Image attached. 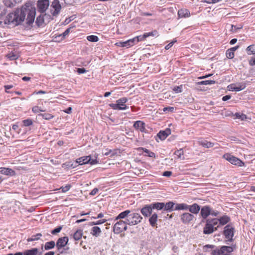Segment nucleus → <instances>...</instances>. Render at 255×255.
Returning <instances> with one entry per match:
<instances>
[{"label":"nucleus","mask_w":255,"mask_h":255,"mask_svg":"<svg viewBox=\"0 0 255 255\" xmlns=\"http://www.w3.org/2000/svg\"><path fill=\"white\" fill-rule=\"evenodd\" d=\"M51 7L54 9V11L52 12V14L53 16L58 15L61 9V6L60 4L59 1L58 0H54L52 2Z\"/></svg>","instance_id":"obj_17"},{"label":"nucleus","mask_w":255,"mask_h":255,"mask_svg":"<svg viewBox=\"0 0 255 255\" xmlns=\"http://www.w3.org/2000/svg\"><path fill=\"white\" fill-rule=\"evenodd\" d=\"M109 220V219H107V217L102 219H99L97 220V225L102 224Z\"/></svg>","instance_id":"obj_53"},{"label":"nucleus","mask_w":255,"mask_h":255,"mask_svg":"<svg viewBox=\"0 0 255 255\" xmlns=\"http://www.w3.org/2000/svg\"><path fill=\"white\" fill-rule=\"evenodd\" d=\"M62 228H63L62 226H58V227H56V228H55L54 229H53V230H52L51 232V233L53 235H56L61 231Z\"/></svg>","instance_id":"obj_51"},{"label":"nucleus","mask_w":255,"mask_h":255,"mask_svg":"<svg viewBox=\"0 0 255 255\" xmlns=\"http://www.w3.org/2000/svg\"><path fill=\"white\" fill-rule=\"evenodd\" d=\"M0 173L10 176L15 175V171L11 168L6 167H0Z\"/></svg>","instance_id":"obj_22"},{"label":"nucleus","mask_w":255,"mask_h":255,"mask_svg":"<svg viewBox=\"0 0 255 255\" xmlns=\"http://www.w3.org/2000/svg\"><path fill=\"white\" fill-rule=\"evenodd\" d=\"M55 245V242L53 241L48 242L45 243L44 249L45 250H49L54 248Z\"/></svg>","instance_id":"obj_33"},{"label":"nucleus","mask_w":255,"mask_h":255,"mask_svg":"<svg viewBox=\"0 0 255 255\" xmlns=\"http://www.w3.org/2000/svg\"><path fill=\"white\" fill-rule=\"evenodd\" d=\"M135 40L130 39L126 41H119L116 43V45L120 47H128L135 45Z\"/></svg>","instance_id":"obj_19"},{"label":"nucleus","mask_w":255,"mask_h":255,"mask_svg":"<svg viewBox=\"0 0 255 255\" xmlns=\"http://www.w3.org/2000/svg\"><path fill=\"white\" fill-rule=\"evenodd\" d=\"M133 127L136 130H139L142 132H147L145 129V124L143 121H137L135 122Z\"/></svg>","instance_id":"obj_16"},{"label":"nucleus","mask_w":255,"mask_h":255,"mask_svg":"<svg viewBox=\"0 0 255 255\" xmlns=\"http://www.w3.org/2000/svg\"><path fill=\"white\" fill-rule=\"evenodd\" d=\"M172 172L170 171H165L163 172L162 175L166 177H170L171 176Z\"/></svg>","instance_id":"obj_63"},{"label":"nucleus","mask_w":255,"mask_h":255,"mask_svg":"<svg viewBox=\"0 0 255 255\" xmlns=\"http://www.w3.org/2000/svg\"><path fill=\"white\" fill-rule=\"evenodd\" d=\"M42 236V234L40 233H38L35 235L32 236L30 238H28L27 239V242L35 241L38 240Z\"/></svg>","instance_id":"obj_35"},{"label":"nucleus","mask_w":255,"mask_h":255,"mask_svg":"<svg viewBox=\"0 0 255 255\" xmlns=\"http://www.w3.org/2000/svg\"><path fill=\"white\" fill-rule=\"evenodd\" d=\"M71 27H69L66 29L64 32H63L61 34H60V36L59 37H61L62 39H65L66 36H67L71 30Z\"/></svg>","instance_id":"obj_47"},{"label":"nucleus","mask_w":255,"mask_h":255,"mask_svg":"<svg viewBox=\"0 0 255 255\" xmlns=\"http://www.w3.org/2000/svg\"><path fill=\"white\" fill-rule=\"evenodd\" d=\"M200 209L201 206L197 203H193L191 205H189L188 211L193 215L198 214Z\"/></svg>","instance_id":"obj_21"},{"label":"nucleus","mask_w":255,"mask_h":255,"mask_svg":"<svg viewBox=\"0 0 255 255\" xmlns=\"http://www.w3.org/2000/svg\"><path fill=\"white\" fill-rule=\"evenodd\" d=\"M49 5L48 0H40L37 2L38 10L41 13H44Z\"/></svg>","instance_id":"obj_14"},{"label":"nucleus","mask_w":255,"mask_h":255,"mask_svg":"<svg viewBox=\"0 0 255 255\" xmlns=\"http://www.w3.org/2000/svg\"><path fill=\"white\" fill-rule=\"evenodd\" d=\"M246 51L248 55H252L255 54V44H252L249 46L247 49Z\"/></svg>","instance_id":"obj_34"},{"label":"nucleus","mask_w":255,"mask_h":255,"mask_svg":"<svg viewBox=\"0 0 255 255\" xmlns=\"http://www.w3.org/2000/svg\"><path fill=\"white\" fill-rule=\"evenodd\" d=\"M117 152L115 150L106 149L105 151L102 152L103 155H110V157H113L116 154Z\"/></svg>","instance_id":"obj_38"},{"label":"nucleus","mask_w":255,"mask_h":255,"mask_svg":"<svg viewBox=\"0 0 255 255\" xmlns=\"http://www.w3.org/2000/svg\"><path fill=\"white\" fill-rule=\"evenodd\" d=\"M38 116L46 120H50L54 118V116L49 113L39 114Z\"/></svg>","instance_id":"obj_36"},{"label":"nucleus","mask_w":255,"mask_h":255,"mask_svg":"<svg viewBox=\"0 0 255 255\" xmlns=\"http://www.w3.org/2000/svg\"><path fill=\"white\" fill-rule=\"evenodd\" d=\"M150 216V217L149 218V223L150 225L152 227H156L157 226V221L158 219L157 214L156 213H154Z\"/></svg>","instance_id":"obj_24"},{"label":"nucleus","mask_w":255,"mask_h":255,"mask_svg":"<svg viewBox=\"0 0 255 255\" xmlns=\"http://www.w3.org/2000/svg\"><path fill=\"white\" fill-rule=\"evenodd\" d=\"M220 212L218 211L214 210L212 208H211V213L210 215H212L213 216L217 217L219 214Z\"/></svg>","instance_id":"obj_60"},{"label":"nucleus","mask_w":255,"mask_h":255,"mask_svg":"<svg viewBox=\"0 0 255 255\" xmlns=\"http://www.w3.org/2000/svg\"><path fill=\"white\" fill-rule=\"evenodd\" d=\"M38 250L37 248H32L30 250H26L23 252L24 255H37Z\"/></svg>","instance_id":"obj_30"},{"label":"nucleus","mask_w":255,"mask_h":255,"mask_svg":"<svg viewBox=\"0 0 255 255\" xmlns=\"http://www.w3.org/2000/svg\"><path fill=\"white\" fill-rule=\"evenodd\" d=\"M77 163L79 165H83L90 163L91 165L96 164V159H92L90 155L87 156H83L77 158L76 160Z\"/></svg>","instance_id":"obj_10"},{"label":"nucleus","mask_w":255,"mask_h":255,"mask_svg":"<svg viewBox=\"0 0 255 255\" xmlns=\"http://www.w3.org/2000/svg\"><path fill=\"white\" fill-rule=\"evenodd\" d=\"M235 233V228L232 223L227 225L224 228L222 234L224 236L225 238L227 239L225 241V243L229 245L230 243H232L234 241L233 237Z\"/></svg>","instance_id":"obj_4"},{"label":"nucleus","mask_w":255,"mask_h":255,"mask_svg":"<svg viewBox=\"0 0 255 255\" xmlns=\"http://www.w3.org/2000/svg\"><path fill=\"white\" fill-rule=\"evenodd\" d=\"M246 87V83L241 82L231 84L228 86L227 89L229 91L238 92L244 90Z\"/></svg>","instance_id":"obj_8"},{"label":"nucleus","mask_w":255,"mask_h":255,"mask_svg":"<svg viewBox=\"0 0 255 255\" xmlns=\"http://www.w3.org/2000/svg\"><path fill=\"white\" fill-rule=\"evenodd\" d=\"M137 150L138 151H140L142 150L143 152H144L146 153L145 156H148L150 157H153V158L156 157V155L154 152L150 151L149 150H148L145 148L142 147H138L137 148Z\"/></svg>","instance_id":"obj_26"},{"label":"nucleus","mask_w":255,"mask_h":255,"mask_svg":"<svg viewBox=\"0 0 255 255\" xmlns=\"http://www.w3.org/2000/svg\"><path fill=\"white\" fill-rule=\"evenodd\" d=\"M204 222H205L206 224L203 231L204 234L210 235L217 230L219 226L216 227H213L208 219L204 220Z\"/></svg>","instance_id":"obj_9"},{"label":"nucleus","mask_w":255,"mask_h":255,"mask_svg":"<svg viewBox=\"0 0 255 255\" xmlns=\"http://www.w3.org/2000/svg\"><path fill=\"white\" fill-rule=\"evenodd\" d=\"M198 144L206 148L212 147L214 145V143L210 142L203 138L200 137L198 139Z\"/></svg>","instance_id":"obj_20"},{"label":"nucleus","mask_w":255,"mask_h":255,"mask_svg":"<svg viewBox=\"0 0 255 255\" xmlns=\"http://www.w3.org/2000/svg\"><path fill=\"white\" fill-rule=\"evenodd\" d=\"M68 241L69 239L67 237H61L58 239L55 245L57 250L60 254H63L64 253L61 249L67 244Z\"/></svg>","instance_id":"obj_11"},{"label":"nucleus","mask_w":255,"mask_h":255,"mask_svg":"<svg viewBox=\"0 0 255 255\" xmlns=\"http://www.w3.org/2000/svg\"><path fill=\"white\" fill-rule=\"evenodd\" d=\"M214 249L211 253L212 255H231L230 254L234 252L237 248L236 244H232L231 246H222L220 248L216 247L215 245H206L204 246L203 249Z\"/></svg>","instance_id":"obj_3"},{"label":"nucleus","mask_w":255,"mask_h":255,"mask_svg":"<svg viewBox=\"0 0 255 255\" xmlns=\"http://www.w3.org/2000/svg\"><path fill=\"white\" fill-rule=\"evenodd\" d=\"M104 201L103 200H100L97 202V206L99 208V210H103L104 211V209L105 208L103 203Z\"/></svg>","instance_id":"obj_49"},{"label":"nucleus","mask_w":255,"mask_h":255,"mask_svg":"<svg viewBox=\"0 0 255 255\" xmlns=\"http://www.w3.org/2000/svg\"><path fill=\"white\" fill-rule=\"evenodd\" d=\"M144 33L143 35H139L135 36V37L133 38L134 40H135V44H137L139 41H143L147 37L146 36H144Z\"/></svg>","instance_id":"obj_40"},{"label":"nucleus","mask_w":255,"mask_h":255,"mask_svg":"<svg viewBox=\"0 0 255 255\" xmlns=\"http://www.w3.org/2000/svg\"><path fill=\"white\" fill-rule=\"evenodd\" d=\"M140 211L144 217H148L152 214V209L150 204H147L141 208Z\"/></svg>","instance_id":"obj_15"},{"label":"nucleus","mask_w":255,"mask_h":255,"mask_svg":"<svg viewBox=\"0 0 255 255\" xmlns=\"http://www.w3.org/2000/svg\"><path fill=\"white\" fill-rule=\"evenodd\" d=\"M178 16L180 18L188 17L190 16V11L187 9H180L178 11Z\"/></svg>","instance_id":"obj_28"},{"label":"nucleus","mask_w":255,"mask_h":255,"mask_svg":"<svg viewBox=\"0 0 255 255\" xmlns=\"http://www.w3.org/2000/svg\"><path fill=\"white\" fill-rule=\"evenodd\" d=\"M184 154V151L182 148L177 150L174 152V154L178 156V158H181V156Z\"/></svg>","instance_id":"obj_50"},{"label":"nucleus","mask_w":255,"mask_h":255,"mask_svg":"<svg viewBox=\"0 0 255 255\" xmlns=\"http://www.w3.org/2000/svg\"><path fill=\"white\" fill-rule=\"evenodd\" d=\"M219 225L221 226H224L229 222H230L231 220V218L230 217L227 215H224L220 218H218Z\"/></svg>","instance_id":"obj_27"},{"label":"nucleus","mask_w":255,"mask_h":255,"mask_svg":"<svg viewBox=\"0 0 255 255\" xmlns=\"http://www.w3.org/2000/svg\"><path fill=\"white\" fill-rule=\"evenodd\" d=\"M150 204L152 210L154 209L161 210L163 209L165 207L164 203L163 202H153Z\"/></svg>","instance_id":"obj_25"},{"label":"nucleus","mask_w":255,"mask_h":255,"mask_svg":"<svg viewBox=\"0 0 255 255\" xmlns=\"http://www.w3.org/2000/svg\"><path fill=\"white\" fill-rule=\"evenodd\" d=\"M211 213V207L209 205L204 206L201 207L200 215L202 218V222H204V220L207 219L208 216Z\"/></svg>","instance_id":"obj_12"},{"label":"nucleus","mask_w":255,"mask_h":255,"mask_svg":"<svg viewBox=\"0 0 255 255\" xmlns=\"http://www.w3.org/2000/svg\"><path fill=\"white\" fill-rule=\"evenodd\" d=\"M13 87L12 85H6L4 86V88L5 89V92L7 93H11L12 92L8 91V90L11 89Z\"/></svg>","instance_id":"obj_58"},{"label":"nucleus","mask_w":255,"mask_h":255,"mask_svg":"<svg viewBox=\"0 0 255 255\" xmlns=\"http://www.w3.org/2000/svg\"><path fill=\"white\" fill-rule=\"evenodd\" d=\"M173 90L176 93H181L183 91V85L175 86Z\"/></svg>","instance_id":"obj_46"},{"label":"nucleus","mask_w":255,"mask_h":255,"mask_svg":"<svg viewBox=\"0 0 255 255\" xmlns=\"http://www.w3.org/2000/svg\"><path fill=\"white\" fill-rule=\"evenodd\" d=\"M22 124L24 127H29L33 124V121L30 119H25L22 121Z\"/></svg>","instance_id":"obj_43"},{"label":"nucleus","mask_w":255,"mask_h":255,"mask_svg":"<svg viewBox=\"0 0 255 255\" xmlns=\"http://www.w3.org/2000/svg\"><path fill=\"white\" fill-rule=\"evenodd\" d=\"M189 205L186 203L176 204L175 210H188Z\"/></svg>","instance_id":"obj_29"},{"label":"nucleus","mask_w":255,"mask_h":255,"mask_svg":"<svg viewBox=\"0 0 255 255\" xmlns=\"http://www.w3.org/2000/svg\"><path fill=\"white\" fill-rule=\"evenodd\" d=\"M226 57L229 59H233L234 57L235 54L230 50L228 49L226 52Z\"/></svg>","instance_id":"obj_48"},{"label":"nucleus","mask_w":255,"mask_h":255,"mask_svg":"<svg viewBox=\"0 0 255 255\" xmlns=\"http://www.w3.org/2000/svg\"><path fill=\"white\" fill-rule=\"evenodd\" d=\"M174 107H164L163 109V111L164 112H173V111H174Z\"/></svg>","instance_id":"obj_59"},{"label":"nucleus","mask_w":255,"mask_h":255,"mask_svg":"<svg viewBox=\"0 0 255 255\" xmlns=\"http://www.w3.org/2000/svg\"><path fill=\"white\" fill-rule=\"evenodd\" d=\"M32 111L34 113H38L40 112H44V110H42L41 108L38 106H34L32 108Z\"/></svg>","instance_id":"obj_52"},{"label":"nucleus","mask_w":255,"mask_h":255,"mask_svg":"<svg viewBox=\"0 0 255 255\" xmlns=\"http://www.w3.org/2000/svg\"><path fill=\"white\" fill-rule=\"evenodd\" d=\"M165 207H164V211L167 212H171L175 210L176 204L172 201H169L166 203H164Z\"/></svg>","instance_id":"obj_23"},{"label":"nucleus","mask_w":255,"mask_h":255,"mask_svg":"<svg viewBox=\"0 0 255 255\" xmlns=\"http://www.w3.org/2000/svg\"><path fill=\"white\" fill-rule=\"evenodd\" d=\"M108 217V214L105 213L101 212L97 215V220L99 219L104 218Z\"/></svg>","instance_id":"obj_54"},{"label":"nucleus","mask_w":255,"mask_h":255,"mask_svg":"<svg viewBox=\"0 0 255 255\" xmlns=\"http://www.w3.org/2000/svg\"><path fill=\"white\" fill-rule=\"evenodd\" d=\"M194 215L185 212L180 215V220L184 224H188L195 219Z\"/></svg>","instance_id":"obj_13"},{"label":"nucleus","mask_w":255,"mask_h":255,"mask_svg":"<svg viewBox=\"0 0 255 255\" xmlns=\"http://www.w3.org/2000/svg\"><path fill=\"white\" fill-rule=\"evenodd\" d=\"M82 236V231L78 230L73 235V238L75 240L78 241L80 240Z\"/></svg>","instance_id":"obj_37"},{"label":"nucleus","mask_w":255,"mask_h":255,"mask_svg":"<svg viewBox=\"0 0 255 255\" xmlns=\"http://www.w3.org/2000/svg\"><path fill=\"white\" fill-rule=\"evenodd\" d=\"M223 157L233 165L240 167L245 165V163L242 160L230 153L225 154Z\"/></svg>","instance_id":"obj_7"},{"label":"nucleus","mask_w":255,"mask_h":255,"mask_svg":"<svg viewBox=\"0 0 255 255\" xmlns=\"http://www.w3.org/2000/svg\"><path fill=\"white\" fill-rule=\"evenodd\" d=\"M4 5L8 7H12L15 5V4L11 0H2Z\"/></svg>","instance_id":"obj_44"},{"label":"nucleus","mask_w":255,"mask_h":255,"mask_svg":"<svg viewBox=\"0 0 255 255\" xmlns=\"http://www.w3.org/2000/svg\"><path fill=\"white\" fill-rule=\"evenodd\" d=\"M77 72L78 73V74H83L86 72V70L84 68H78L76 69Z\"/></svg>","instance_id":"obj_61"},{"label":"nucleus","mask_w":255,"mask_h":255,"mask_svg":"<svg viewBox=\"0 0 255 255\" xmlns=\"http://www.w3.org/2000/svg\"><path fill=\"white\" fill-rule=\"evenodd\" d=\"M211 1H210L209 0H202V2H203V3H217V2H219L221 1H222V0H211Z\"/></svg>","instance_id":"obj_56"},{"label":"nucleus","mask_w":255,"mask_h":255,"mask_svg":"<svg viewBox=\"0 0 255 255\" xmlns=\"http://www.w3.org/2000/svg\"><path fill=\"white\" fill-rule=\"evenodd\" d=\"M70 188H71V185L68 184V185H66L65 186L61 187V191L62 192H66L68 191V190H69Z\"/></svg>","instance_id":"obj_57"},{"label":"nucleus","mask_w":255,"mask_h":255,"mask_svg":"<svg viewBox=\"0 0 255 255\" xmlns=\"http://www.w3.org/2000/svg\"><path fill=\"white\" fill-rule=\"evenodd\" d=\"M177 40L176 39H173L171 42H170L169 44H168L167 45H166L165 47V49L166 50H168L176 42Z\"/></svg>","instance_id":"obj_55"},{"label":"nucleus","mask_w":255,"mask_h":255,"mask_svg":"<svg viewBox=\"0 0 255 255\" xmlns=\"http://www.w3.org/2000/svg\"><path fill=\"white\" fill-rule=\"evenodd\" d=\"M127 225L128 224L126 223V220L125 221H123L122 219L117 220L113 227L114 234H119L123 232L127 231L128 230Z\"/></svg>","instance_id":"obj_5"},{"label":"nucleus","mask_w":255,"mask_h":255,"mask_svg":"<svg viewBox=\"0 0 255 255\" xmlns=\"http://www.w3.org/2000/svg\"><path fill=\"white\" fill-rule=\"evenodd\" d=\"M128 99L126 97H122L116 101V103H111L109 106L115 110H125L128 108V107L126 105L128 102Z\"/></svg>","instance_id":"obj_6"},{"label":"nucleus","mask_w":255,"mask_h":255,"mask_svg":"<svg viewBox=\"0 0 255 255\" xmlns=\"http://www.w3.org/2000/svg\"><path fill=\"white\" fill-rule=\"evenodd\" d=\"M44 15L40 14L37 17L35 23L38 27H40L42 26L43 24L44 23Z\"/></svg>","instance_id":"obj_31"},{"label":"nucleus","mask_w":255,"mask_h":255,"mask_svg":"<svg viewBox=\"0 0 255 255\" xmlns=\"http://www.w3.org/2000/svg\"><path fill=\"white\" fill-rule=\"evenodd\" d=\"M87 38L90 41L96 42V35L88 36Z\"/></svg>","instance_id":"obj_62"},{"label":"nucleus","mask_w":255,"mask_h":255,"mask_svg":"<svg viewBox=\"0 0 255 255\" xmlns=\"http://www.w3.org/2000/svg\"><path fill=\"white\" fill-rule=\"evenodd\" d=\"M237 119H241L242 121L246 120L247 119V116L244 114H241L240 113H236L235 115Z\"/></svg>","instance_id":"obj_42"},{"label":"nucleus","mask_w":255,"mask_h":255,"mask_svg":"<svg viewBox=\"0 0 255 255\" xmlns=\"http://www.w3.org/2000/svg\"><path fill=\"white\" fill-rule=\"evenodd\" d=\"M6 57L10 60H14L18 58L19 55L16 52H11L7 54Z\"/></svg>","instance_id":"obj_32"},{"label":"nucleus","mask_w":255,"mask_h":255,"mask_svg":"<svg viewBox=\"0 0 255 255\" xmlns=\"http://www.w3.org/2000/svg\"><path fill=\"white\" fill-rule=\"evenodd\" d=\"M35 14V8L30 3H26L20 8H16L13 12L9 13L4 20V23L18 25L26 19V24L31 26L34 21Z\"/></svg>","instance_id":"obj_1"},{"label":"nucleus","mask_w":255,"mask_h":255,"mask_svg":"<svg viewBox=\"0 0 255 255\" xmlns=\"http://www.w3.org/2000/svg\"><path fill=\"white\" fill-rule=\"evenodd\" d=\"M171 129L169 128H166L165 130H161L157 134V136L161 140H164L166 138L171 134Z\"/></svg>","instance_id":"obj_18"},{"label":"nucleus","mask_w":255,"mask_h":255,"mask_svg":"<svg viewBox=\"0 0 255 255\" xmlns=\"http://www.w3.org/2000/svg\"><path fill=\"white\" fill-rule=\"evenodd\" d=\"M208 221H210V223L212 224L213 227L217 225L219 223L218 218H208Z\"/></svg>","instance_id":"obj_45"},{"label":"nucleus","mask_w":255,"mask_h":255,"mask_svg":"<svg viewBox=\"0 0 255 255\" xmlns=\"http://www.w3.org/2000/svg\"><path fill=\"white\" fill-rule=\"evenodd\" d=\"M125 219L126 223L129 226L136 225L141 222L143 217L133 210H127L120 213L115 218V221Z\"/></svg>","instance_id":"obj_2"},{"label":"nucleus","mask_w":255,"mask_h":255,"mask_svg":"<svg viewBox=\"0 0 255 255\" xmlns=\"http://www.w3.org/2000/svg\"><path fill=\"white\" fill-rule=\"evenodd\" d=\"M158 36V33L156 30H153L151 32H145L144 33V36H146V37H148L149 36Z\"/></svg>","instance_id":"obj_41"},{"label":"nucleus","mask_w":255,"mask_h":255,"mask_svg":"<svg viewBox=\"0 0 255 255\" xmlns=\"http://www.w3.org/2000/svg\"><path fill=\"white\" fill-rule=\"evenodd\" d=\"M216 83V82L214 80H205L202 81L197 83V85H212Z\"/></svg>","instance_id":"obj_39"},{"label":"nucleus","mask_w":255,"mask_h":255,"mask_svg":"<svg viewBox=\"0 0 255 255\" xmlns=\"http://www.w3.org/2000/svg\"><path fill=\"white\" fill-rule=\"evenodd\" d=\"M59 36H60V34H58V35L55 34L53 36L56 41L60 42L64 39H62L61 37H59Z\"/></svg>","instance_id":"obj_64"}]
</instances>
